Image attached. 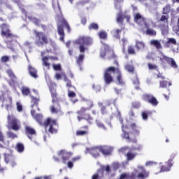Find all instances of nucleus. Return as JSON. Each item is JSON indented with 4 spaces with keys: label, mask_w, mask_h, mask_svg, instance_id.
<instances>
[{
    "label": "nucleus",
    "mask_w": 179,
    "mask_h": 179,
    "mask_svg": "<svg viewBox=\"0 0 179 179\" xmlns=\"http://www.w3.org/2000/svg\"><path fill=\"white\" fill-rule=\"evenodd\" d=\"M92 43H93V40L91 39L90 37L87 36H81L76 41V43L80 45L79 50L80 54L76 58V62L80 66V71H82L81 65L83 64V59H85V55L83 53L85 51L87 50V48H86L85 45H90V44H92Z\"/></svg>",
    "instance_id": "obj_1"
},
{
    "label": "nucleus",
    "mask_w": 179,
    "mask_h": 179,
    "mask_svg": "<svg viewBox=\"0 0 179 179\" xmlns=\"http://www.w3.org/2000/svg\"><path fill=\"white\" fill-rule=\"evenodd\" d=\"M105 166H101V169H99L96 174L94 175L92 179H101L103 177V173H104Z\"/></svg>",
    "instance_id": "obj_24"
},
{
    "label": "nucleus",
    "mask_w": 179,
    "mask_h": 179,
    "mask_svg": "<svg viewBox=\"0 0 179 179\" xmlns=\"http://www.w3.org/2000/svg\"><path fill=\"white\" fill-rule=\"evenodd\" d=\"M121 32V30L120 29H116L115 31H114V33H115L116 34L114 35V36L115 37V38H120V34L119 33Z\"/></svg>",
    "instance_id": "obj_59"
},
{
    "label": "nucleus",
    "mask_w": 179,
    "mask_h": 179,
    "mask_svg": "<svg viewBox=\"0 0 179 179\" xmlns=\"http://www.w3.org/2000/svg\"><path fill=\"white\" fill-rule=\"evenodd\" d=\"M16 106L17 111L19 113H22V111H23V106L22 105V103H20V102H17Z\"/></svg>",
    "instance_id": "obj_50"
},
{
    "label": "nucleus",
    "mask_w": 179,
    "mask_h": 179,
    "mask_svg": "<svg viewBox=\"0 0 179 179\" xmlns=\"http://www.w3.org/2000/svg\"><path fill=\"white\" fill-rule=\"evenodd\" d=\"M96 124L98 127V128H101V129H103V131H107V128H106V126L100 122V120H96Z\"/></svg>",
    "instance_id": "obj_36"
},
{
    "label": "nucleus",
    "mask_w": 179,
    "mask_h": 179,
    "mask_svg": "<svg viewBox=\"0 0 179 179\" xmlns=\"http://www.w3.org/2000/svg\"><path fill=\"white\" fill-rule=\"evenodd\" d=\"M168 43L174 44V45H176V44H177V41H176L174 38H170L168 39Z\"/></svg>",
    "instance_id": "obj_53"
},
{
    "label": "nucleus",
    "mask_w": 179,
    "mask_h": 179,
    "mask_svg": "<svg viewBox=\"0 0 179 179\" xmlns=\"http://www.w3.org/2000/svg\"><path fill=\"white\" fill-rule=\"evenodd\" d=\"M46 81L49 85V88L52 94V106H50V111L52 114H58L61 113V107L59 106V103L57 101V92H55V90L52 88L51 86V80H50V76L45 75V76Z\"/></svg>",
    "instance_id": "obj_4"
},
{
    "label": "nucleus",
    "mask_w": 179,
    "mask_h": 179,
    "mask_svg": "<svg viewBox=\"0 0 179 179\" xmlns=\"http://www.w3.org/2000/svg\"><path fill=\"white\" fill-rule=\"evenodd\" d=\"M21 10H22L23 15H24L25 19L28 18L29 20H30V22H32V23H34V24H36V26H38V24L40 23V20H37V18H34V17L27 16V14L24 11V9L21 8Z\"/></svg>",
    "instance_id": "obj_22"
},
{
    "label": "nucleus",
    "mask_w": 179,
    "mask_h": 179,
    "mask_svg": "<svg viewBox=\"0 0 179 179\" xmlns=\"http://www.w3.org/2000/svg\"><path fill=\"white\" fill-rule=\"evenodd\" d=\"M61 78H63V79H64V77L62 76V74H59V73H56L55 74V78L57 80H59V79H61Z\"/></svg>",
    "instance_id": "obj_63"
},
{
    "label": "nucleus",
    "mask_w": 179,
    "mask_h": 179,
    "mask_svg": "<svg viewBox=\"0 0 179 179\" xmlns=\"http://www.w3.org/2000/svg\"><path fill=\"white\" fill-rule=\"evenodd\" d=\"M1 59V62H8V61H9V57L3 56Z\"/></svg>",
    "instance_id": "obj_60"
},
{
    "label": "nucleus",
    "mask_w": 179,
    "mask_h": 179,
    "mask_svg": "<svg viewBox=\"0 0 179 179\" xmlns=\"http://www.w3.org/2000/svg\"><path fill=\"white\" fill-rule=\"evenodd\" d=\"M62 24H63V26H65L68 30V31H69V30H71V27H69V24H68V22H66V21L64 19H62L61 21Z\"/></svg>",
    "instance_id": "obj_51"
},
{
    "label": "nucleus",
    "mask_w": 179,
    "mask_h": 179,
    "mask_svg": "<svg viewBox=\"0 0 179 179\" xmlns=\"http://www.w3.org/2000/svg\"><path fill=\"white\" fill-rule=\"evenodd\" d=\"M8 122L13 131H18L19 128H20V122L13 115L8 116Z\"/></svg>",
    "instance_id": "obj_11"
},
{
    "label": "nucleus",
    "mask_w": 179,
    "mask_h": 179,
    "mask_svg": "<svg viewBox=\"0 0 179 179\" xmlns=\"http://www.w3.org/2000/svg\"><path fill=\"white\" fill-rule=\"evenodd\" d=\"M100 152L104 156H108L111 153V148L110 147H96L93 148H87L85 153H91L93 157H99Z\"/></svg>",
    "instance_id": "obj_5"
},
{
    "label": "nucleus",
    "mask_w": 179,
    "mask_h": 179,
    "mask_svg": "<svg viewBox=\"0 0 179 179\" xmlns=\"http://www.w3.org/2000/svg\"><path fill=\"white\" fill-rule=\"evenodd\" d=\"M40 101V99L35 98L34 96L31 97V103H33V105H31L32 108H37L38 111H40V108L37 106V104Z\"/></svg>",
    "instance_id": "obj_28"
},
{
    "label": "nucleus",
    "mask_w": 179,
    "mask_h": 179,
    "mask_svg": "<svg viewBox=\"0 0 179 179\" xmlns=\"http://www.w3.org/2000/svg\"><path fill=\"white\" fill-rule=\"evenodd\" d=\"M67 167L69 169H72V167H73V162L69 161L68 163H67Z\"/></svg>",
    "instance_id": "obj_64"
},
{
    "label": "nucleus",
    "mask_w": 179,
    "mask_h": 179,
    "mask_svg": "<svg viewBox=\"0 0 179 179\" xmlns=\"http://www.w3.org/2000/svg\"><path fill=\"white\" fill-rule=\"evenodd\" d=\"M34 33L39 40H42L43 44H47V43H48L47 41V36H45L43 32H37L36 31H34Z\"/></svg>",
    "instance_id": "obj_23"
},
{
    "label": "nucleus",
    "mask_w": 179,
    "mask_h": 179,
    "mask_svg": "<svg viewBox=\"0 0 179 179\" xmlns=\"http://www.w3.org/2000/svg\"><path fill=\"white\" fill-rule=\"evenodd\" d=\"M124 20V17H122V14L121 12L117 15V23H122V21Z\"/></svg>",
    "instance_id": "obj_49"
},
{
    "label": "nucleus",
    "mask_w": 179,
    "mask_h": 179,
    "mask_svg": "<svg viewBox=\"0 0 179 179\" xmlns=\"http://www.w3.org/2000/svg\"><path fill=\"white\" fill-rule=\"evenodd\" d=\"M143 99L145 101H148V103L152 104V106H157V100L150 94H144Z\"/></svg>",
    "instance_id": "obj_18"
},
{
    "label": "nucleus",
    "mask_w": 179,
    "mask_h": 179,
    "mask_svg": "<svg viewBox=\"0 0 179 179\" xmlns=\"http://www.w3.org/2000/svg\"><path fill=\"white\" fill-rule=\"evenodd\" d=\"M120 150L121 152H125L126 150H128V152L126 155L127 160H134V159H135V156H136V153L133 152L134 151L128 147H124L121 148Z\"/></svg>",
    "instance_id": "obj_17"
},
{
    "label": "nucleus",
    "mask_w": 179,
    "mask_h": 179,
    "mask_svg": "<svg viewBox=\"0 0 179 179\" xmlns=\"http://www.w3.org/2000/svg\"><path fill=\"white\" fill-rule=\"evenodd\" d=\"M31 114L32 115V117H34V118L37 121V122H38V124H40V125H42V122L41 120H43V115L41 114H36V110L34 109H32L31 110Z\"/></svg>",
    "instance_id": "obj_20"
},
{
    "label": "nucleus",
    "mask_w": 179,
    "mask_h": 179,
    "mask_svg": "<svg viewBox=\"0 0 179 179\" xmlns=\"http://www.w3.org/2000/svg\"><path fill=\"white\" fill-rule=\"evenodd\" d=\"M53 69L54 71H61V64H53Z\"/></svg>",
    "instance_id": "obj_55"
},
{
    "label": "nucleus",
    "mask_w": 179,
    "mask_h": 179,
    "mask_svg": "<svg viewBox=\"0 0 179 179\" xmlns=\"http://www.w3.org/2000/svg\"><path fill=\"white\" fill-rule=\"evenodd\" d=\"M25 133L27 135L29 139H33V137L31 136H36V130L33 129V127L26 126L25 127ZM31 135V136H30Z\"/></svg>",
    "instance_id": "obj_19"
},
{
    "label": "nucleus",
    "mask_w": 179,
    "mask_h": 179,
    "mask_svg": "<svg viewBox=\"0 0 179 179\" xmlns=\"http://www.w3.org/2000/svg\"><path fill=\"white\" fill-rule=\"evenodd\" d=\"M24 50L26 55V52H27V50L29 52H30V43L29 42H25L24 45Z\"/></svg>",
    "instance_id": "obj_46"
},
{
    "label": "nucleus",
    "mask_w": 179,
    "mask_h": 179,
    "mask_svg": "<svg viewBox=\"0 0 179 179\" xmlns=\"http://www.w3.org/2000/svg\"><path fill=\"white\" fill-rule=\"evenodd\" d=\"M52 6L55 12L61 14V8L59 7V4H58V1L52 3Z\"/></svg>",
    "instance_id": "obj_34"
},
{
    "label": "nucleus",
    "mask_w": 179,
    "mask_h": 179,
    "mask_svg": "<svg viewBox=\"0 0 179 179\" xmlns=\"http://www.w3.org/2000/svg\"><path fill=\"white\" fill-rule=\"evenodd\" d=\"M150 45H152V47H155L156 48H157V40L150 41Z\"/></svg>",
    "instance_id": "obj_58"
},
{
    "label": "nucleus",
    "mask_w": 179,
    "mask_h": 179,
    "mask_svg": "<svg viewBox=\"0 0 179 179\" xmlns=\"http://www.w3.org/2000/svg\"><path fill=\"white\" fill-rule=\"evenodd\" d=\"M134 20L139 26H145V27H148V24H146V21H145V18L141 15V14L136 13L134 15Z\"/></svg>",
    "instance_id": "obj_16"
},
{
    "label": "nucleus",
    "mask_w": 179,
    "mask_h": 179,
    "mask_svg": "<svg viewBox=\"0 0 179 179\" xmlns=\"http://www.w3.org/2000/svg\"><path fill=\"white\" fill-rule=\"evenodd\" d=\"M43 125L45 129H48L50 134H56L57 128H58V124L57 123V120H52L49 117L44 122Z\"/></svg>",
    "instance_id": "obj_10"
},
{
    "label": "nucleus",
    "mask_w": 179,
    "mask_h": 179,
    "mask_svg": "<svg viewBox=\"0 0 179 179\" xmlns=\"http://www.w3.org/2000/svg\"><path fill=\"white\" fill-rule=\"evenodd\" d=\"M93 89H94L95 92H99L101 89L100 85H92Z\"/></svg>",
    "instance_id": "obj_62"
},
{
    "label": "nucleus",
    "mask_w": 179,
    "mask_h": 179,
    "mask_svg": "<svg viewBox=\"0 0 179 179\" xmlns=\"http://www.w3.org/2000/svg\"><path fill=\"white\" fill-rule=\"evenodd\" d=\"M128 52H129V54H135V49H134V48L129 46L128 48Z\"/></svg>",
    "instance_id": "obj_61"
},
{
    "label": "nucleus",
    "mask_w": 179,
    "mask_h": 179,
    "mask_svg": "<svg viewBox=\"0 0 179 179\" xmlns=\"http://www.w3.org/2000/svg\"><path fill=\"white\" fill-rule=\"evenodd\" d=\"M62 76L64 77V82H66V87H72L71 80L68 79V78L66 77V74H65V73H62Z\"/></svg>",
    "instance_id": "obj_32"
},
{
    "label": "nucleus",
    "mask_w": 179,
    "mask_h": 179,
    "mask_svg": "<svg viewBox=\"0 0 179 179\" xmlns=\"http://www.w3.org/2000/svg\"><path fill=\"white\" fill-rule=\"evenodd\" d=\"M22 93L24 96H27L30 93V90L26 87L22 88Z\"/></svg>",
    "instance_id": "obj_43"
},
{
    "label": "nucleus",
    "mask_w": 179,
    "mask_h": 179,
    "mask_svg": "<svg viewBox=\"0 0 179 179\" xmlns=\"http://www.w3.org/2000/svg\"><path fill=\"white\" fill-rule=\"evenodd\" d=\"M125 69L127 71V72H134L135 69L134 68V66L127 64L125 66Z\"/></svg>",
    "instance_id": "obj_45"
},
{
    "label": "nucleus",
    "mask_w": 179,
    "mask_h": 179,
    "mask_svg": "<svg viewBox=\"0 0 179 179\" xmlns=\"http://www.w3.org/2000/svg\"><path fill=\"white\" fill-rule=\"evenodd\" d=\"M173 31L175 33H179V16L178 17L176 26L173 27Z\"/></svg>",
    "instance_id": "obj_48"
},
{
    "label": "nucleus",
    "mask_w": 179,
    "mask_h": 179,
    "mask_svg": "<svg viewBox=\"0 0 179 179\" xmlns=\"http://www.w3.org/2000/svg\"><path fill=\"white\" fill-rule=\"evenodd\" d=\"M114 2L115 9H120L121 6H120V3L124 2V0H114Z\"/></svg>",
    "instance_id": "obj_44"
},
{
    "label": "nucleus",
    "mask_w": 179,
    "mask_h": 179,
    "mask_svg": "<svg viewBox=\"0 0 179 179\" xmlns=\"http://www.w3.org/2000/svg\"><path fill=\"white\" fill-rule=\"evenodd\" d=\"M88 134H89V131L87 130H85V131L80 130L76 132V135L78 136H83L84 135H87Z\"/></svg>",
    "instance_id": "obj_39"
},
{
    "label": "nucleus",
    "mask_w": 179,
    "mask_h": 179,
    "mask_svg": "<svg viewBox=\"0 0 179 179\" xmlns=\"http://www.w3.org/2000/svg\"><path fill=\"white\" fill-rule=\"evenodd\" d=\"M29 72L32 78H37V70L31 66H29Z\"/></svg>",
    "instance_id": "obj_29"
},
{
    "label": "nucleus",
    "mask_w": 179,
    "mask_h": 179,
    "mask_svg": "<svg viewBox=\"0 0 179 179\" xmlns=\"http://www.w3.org/2000/svg\"><path fill=\"white\" fill-rule=\"evenodd\" d=\"M89 29L90 30H98L99 29V24H97L96 23H92L89 26Z\"/></svg>",
    "instance_id": "obj_42"
},
{
    "label": "nucleus",
    "mask_w": 179,
    "mask_h": 179,
    "mask_svg": "<svg viewBox=\"0 0 179 179\" xmlns=\"http://www.w3.org/2000/svg\"><path fill=\"white\" fill-rule=\"evenodd\" d=\"M0 100L2 101L1 107H5L7 111L12 108V98L9 95V92L1 91L0 94Z\"/></svg>",
    "instance_id": "obj_8"
},
{
    "label": "nucleus",
    "mask_w": 179,
    "mask_h": 179,
    "mask_svg": "<svg viewBox=\"0 0 179 179\" xmlns=\"http://www.w3.org/2000/svg\"><path fill=\"white\" fill-rule=\"evenodd\" d=\"M146 34L148 36H156V31H154L152 29H148L146 31Z\"/></svg>",
    "instance_id": "obj_47"
},
{
    "label": "nucleus",
    "mask_w": 179,
    "mask_h": 179,
    "mask_svg": "<svg viewBox=\"0 0 179 179\" xmlns=\"http://www.w3.org/2000/svg\"><path fill=\"white\" fill-rule=\"evenodd\" d=\"M156 165V162L153 161H148L145 163L147 167H150L151 166Z\"/></svg>",
    "instance_id": "obj_56"
},
{
    "label": "nucleus",
    "mask_w": 179,
    "mask_h": 179,
    "mask_svg": "<svg viewBox=\"0 0 179 179\" xmlns=\"http://www.w3.org/2000/svg\"><path fill=\"white\" fill-rule=\"evenodd\" d=\"M16 149L19 153H22L23 150H24V145H23L22 143H17Z\"/></svg>",
    "instance_id": "obj_37"
},
{
    "label": "nucleus",
    "mask_w": 179,
    "mask_h": 179,
    "mask_svg": "<svg viewBox=\"0 0 179 179\" xmlns=\"http://www.w3.org/2000/svg\"><path fill=\"white\" fill-rule=\"evenodd\" d=\"M167 24H169V15H162L158 20V27L163 30Z\"/></svg>",
    "instance_id": "obj_15"
},
{
    "label": "nucleus",
    "mask_w": 179,
    "mask_h": 179,
    "mask_svg": "<svg viewBox=\"0 0 179 179\" xmlns=\"http://www.w3.org/2000/svg\"><path fill=\"white\" fill-rule=\"evenodd\" d=\"M138 173L137 178L138 179H145L147 178L148 176H149V173L146 171L145 168L142 166H138V171H136Z\"/></svg>",
    "instance_id": "obj_14"
},
{
    "label": "nucleus",
    "mask_w": 179,
    "mask_h": 179,
    "mask_svg": "<svg viewBox=\"0 0 179 179\" xmlns=\"http://www.w3.org/2000/svg\"><path fill=\"white\" fill-rule=\"evenodd\" d=\"M57 30L59 36H61L59 40L60 41H64V27L63 25H59V23L57 24Z\"/></svg>",
    "instance_id": "obj_25"
},
{
    "label": "nucleus",
    "mask_w": 179,
    "mask_h": 179,
    "mask_svg": "<svg viewBox=\"0 0 179 179\" xmlns=\"http://www.w3.org/2000/svg\"><path fill=\"white\" fill-rule=\"evenodd\" d=\"M106 54H108V45H106V43H102L100 52L101 58H104V57H106Z\"/></svg>",
    "instance_id": "obj_21"
},
{
    "label": "nucleus",
    "mask_w": 179,
    "mask_h": 179,
    "mask_svg": "<svg viewBox=\"0 0 179 179\" xmlns=\"http://www.w3.org/2000/svg\"><path fill=\"white\" fill-rule=\"evenodd\" d=\"M167 86H171V83L168 82L166 80H162L159 82V87L164 89V87H167Z\"/></svg>",
    "instance_id": "obj_33"
},
{
    "label": "nucleus",
    "mask_w": 179,
    "mask_h": 179,
    "mask_svg": "<svg viewBox=\"0 0 179 179\" xmlns=\"http://www.w3.org/2000/svg\"><path fill=\"white\" fill-rule=\"evenodd\" d=\"M99 38H102L103 40L107 38V32L104 31H101L99 34Z\"/></svg>",
    "instance_id": "obj_41"
},
{
    "label": "nucleus",
    "mask_w": 179,
    "mask_h": 179,
    "mask_svg": "<svg viewBox=\"0 0 179 179\" xmlns=\"http://www.w3.org/2000/svg\"><path fill=\"white\" fill-rule=\"evenodd\" d=\"M68 96L73 104H75V103L78 102V99L72 100V99H75V97H76V94L75 92H73V91H71V90L69 89L68 90Z\"/></svg>",
    "instance_id": "obj_26"
},
{
    "label": "nucleus",
    "mask_w": 179,
    "mask_h": 179,
    "mask_svg": "<svg viewBox=\"0 0 179 179\" xmlns=\"http://www.w3.org/2000/svg\"><path fill=\"white\" fill-rule=\"evenodd\" d=\"M8 138H11V139H15V138H17V136H16V134L10 131L8 132Z\"/></svg>",
    "instance_id": "obj_57"
},
{
    "label": "nucleus",
    "mask_w": 179,
    "mask_h": 179,
    "mask_svg": "<svg viewBox=\"0 0 179 179\" xmlns=\"http://www.w3.org/2000/svg\"><path fill=\"white\" fill-rule=\"evenodd\" d=\"M127 165H128V162H123L122 164L115 162L113 164L112 167L114 170H117L120 167H125Z\"/></svg>",
    "instance_id": "obj_27"
},
{
    "label": "nucleus",
    "mask_w": 179,
    "mask_h": 179,
    "mask_svg": "<svg viewBox=\"0 0 179 179\" xmlns=\"http://www.w3.org/2000/svg\"><path fill=\"white\" fill-rule=\"evenodd\" d=\"M158 59L161 65H165L166 62H167V64H169L171 68H173V69H177L178 68V66L177 65V63L174 59L168 57L162 52H158Z\"/></svg>",
    "instance_id": "obj_9"
},
{
    "label": "nucleus",
    "mask_w": 179,
    "mask_h": 179,
    "mask_svg": "<svg viewBox=\"0 0 179 179\" xmlns=\"http://www.w3.org/2000/svg\"><path fill=\"white\" fill-rule=\"evenodd\" d=\"M111 75H116L118 84L124 85L121 71H120L119 69H115L114 67L108 68L104 73V80L106 85H110V83L113 82V76Z\"/></svg>",
    "instance_id": "obj_3"
},
{
    "label": "nucleus",
    "mask_w": 179,
    "mask_h": 179,
    "mask_svg": "<svg viewBox=\"0 0 179 179\" xmlns=\"http://www.w3.org/2000/svg\"><path fill=\"white\" fill-rule=\"evenodd\" d=\"M131 150L134 152V150H141L142 145L141 144H136L132 148H129Z\"/></svg>",
    "instance_id": "obj_40"
},
{
    "label": "nucleus",
    "mask_w": 179,
    "mask_h": 179,
    "mask_svg": "<svg viewBox=\"0 0 179 179\" xmlns=\"http://www.w3.org/2000/svg\"><path fill=\"white\" fill-rule=\"evenodd\" d=\"M88 104L90 105L89 107L85 108V107H82L80 110L77 111V114H79V115L81 116H78V120L80 121L81 120H86L89 124H92L93 122V117L90 116V115H83L86 111H89V110H92V108L93 107V101H87Z\"/></svg>",
    "instance_id": "obj_6"
},
{
    "label": "nucleus",
    "mask_w": 179,
    "mask_h": 179,
    "mask_svg": "<svg viewBox=\"0 0 179 179\" xmlns=\"http://www.w3.org/2000/svg\"><path fill=\"white\" fill-rule=\"evenodd\" d=\"M58 155L59 158L54 157L55 162H59V159H62L63 163H66V161L69 160L70 157L72 156L71 152H68L66 150H61Z\"/></svg>",
    "instance_id": "obj_13"
},
{
    "label": "nucleus",
    "mask_w": 179,
    "mask_h": 179,
    "mask_svg": "<svg viewBox=\"0 0 179 179\" xmlns=\"http://www.w3.org/2000/svg\"><path fill=\"white\" fill-rule=\"evenodd\" d=\"M176 157V154H172L170 159L166 162L164 165H162L160 168V173H165L166 171H170L171 167H173V160Z\"/></svg>",
    "instance_id": "obj_12"
},
{
    "label": "nucleus",
    "mask_w": 179,
    "mask_h": 179,
    "mask_svg": "<svg viewBox=\"0 0 179 179\" xmlns=\"http://www.w3.org/2000/svg\"><path fill=\"white\" fill-rule=\"evenodd\" d=\"M171 10V6L166 5L163 8V15H168Z\"/></svg>",
    "instance_id": "obj_35"
},
{
    "label": "nucleus",
    "mask_w": 179,
    "mask_h": 179,
    "mask_svg": "<svg viewBox=\"0 0 179 179\" xmlns=\"http://www.w3.org/2000/svg\"><path fill=\"white\" fill-rule=\"evenodd\" d=\"M136 45L138 50H143L145 48V43L142 41H137Z\"/></svg>",
    "instance_id": "obj_38"
},
{
    "label": "nucleus",
    "mask_w": 179,
    "mask_h": 179,
    "mask_svg": "<svg viewBox=\"0 0 179 179\" xmlns=\"http://www.w3.org/2000/svg\"><path fill=\"white\" fill-rule=\"evenodd\" d=\"M48 59H50L48 57H43L42 58V62L43 66H45L47 69H50V63L48 62Z\"/></svg>",
    "instance_id": "obj_31"
},
{
    "label": "nucleus",
    "mask_w": 179,
    "mask_h": 179,
    "mask_svg": "<svg viewBox=\"0 0 179 179\" xmlns=\"http://www.w3.org/2000/svg\"><path fill=\"white\" fill-rule=\"evenodd\" d=\"M148 65L149 69L151 71H155V69H157V66H156V64L148 63Z\"/></svg>",
    "instance_id": "obj_52"
},
{
    "label": "nucleus",
    "mask_w": 179,
    "mask_h": 179,
    "mask_svg": "<svg viewBox=\"0 0 179 179\" xmlns=\"http://www.w3.org/2000/svg\"><path fill=\"white\" fill-rule=\"evenodd\" d=\"M150 113V112H146V111L143 112L141 114L143 120H148V115Z\"/></svg>",
    "instance_id": "obj_54"
},
{
    "label": "nucleus",
    "mask_w": 179,
    "mask_h": 179,
    "mask_svg": "<svg viewBox=\"0 0 179 179\" xmlns=\"http://www.w3.org/2000/svg\"><path fill=\"white\" fill-rule=\"evenodd\" d=\"M7 74L8 75L9 78L13 80V83L16 82V76H15V73H13V71L12 70L8 69L7 70Z\"/></svg>",
    "instance_id": "obj_30"
},
{
    "label": "nucleus",
    "mask_w": 179,
    "mask_h": 179,
    "mask_svg": "<svg viewBox=\"0 0 179 179\" xmlns=\"http://www.w3.org/2000/svg\"><path fill=\"white\" fill-rule=\"evenodd\" d=\"M1 34L2 36H5V41L7 44V46L10 50H13L12 44H13V35L10 34V31L9 30V27L5 24L1 25Z\"/></svg>",
    "instance_id": "obj_7"
},
{
    "label": "nucleus",
    "mask_w": 179,
    "mask_h": 179,
    "mask_svg": "<svg viewBox=\"0 0 179 179\" xmlns=\"http://www.w3.org/2000/svg\"><path fill=\"white\" fill-rule=\"evenodd\" d=\"M119 120L120 122V124H122V131L123 132V134H122V139H126L127 142H136V139H132V138H134V135L135 136H138V135H139V129H141V128L138 126H136L135 123H133L131 124H129V123H128L127 124H125L122 122V119L120 116ZM129 128L132 129L134 134H129L127 133V129Z\"/></svg>",
    "instance_id": "obj_2"
}]
</instances>
